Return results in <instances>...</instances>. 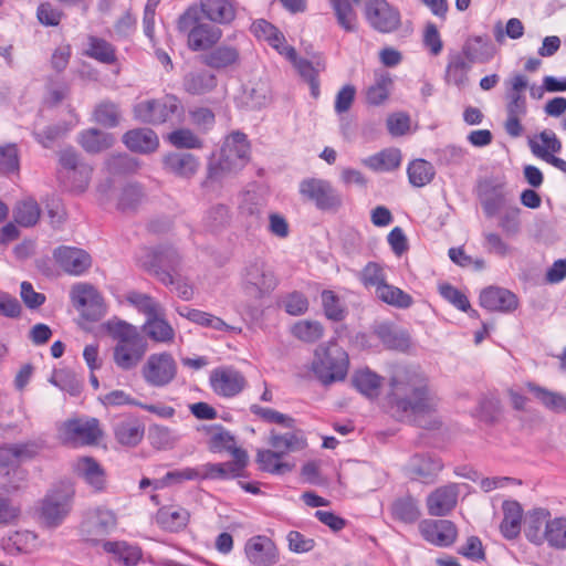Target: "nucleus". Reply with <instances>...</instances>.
<instances>
[{
	"label": "nucleus",
	"instance_id": "31",
	"mask_svg": "<svg viewBox=\"0 0 566 566\" xmlns=\"http://www.w3.org/2000/svg\"><path fill=\"white\" fill-rule=\"evenodd\" d=\"M240 62V52L233 45H219L202 56V63L214 70L234 66Z\"/></svg>",
	"mask_w": 566,
	"mask_h": 566
},
{
	"label": "nucleus",
	"instance_id": "4",
	"mask_svg": "<svg viewBox=\"0 0 566 566\" xmlns=\"http://www.w3.org/2000/svg\"><path fill=\"white\" fill-rule=\"evenodd\" d=\"M116 345L113 349L115 365L122 370H132L138 366L148 350L144 335L136 326L119 322L112 332Z\"/></svg>",
	"mask_w": 566,
	"mask_h": 566
},
{
	"label": "nucleus",
	"instance_id": "37",
	"mask_svg": "<svg viewBox=\"0 0 566 566\" xmlns=\"http://www.w3.org/2000/svg\"><path fill=\"white\" fill-rule=\"evenodd\" d=\"M471 65L461 53L450 54L446 67L447 83L453 84L458 88H463L469 82L468 73L471 70Z\"/></svg>",
	"mask_w": 566,
	"mask_h": 566
},
{
	"label": "nucleus",
	"instance_id": "20",
	"mask_svg": "<svg viewBox=\"0 0 566 566\" xmlns=\"http://www.w3.org/2000/svg\"><path fill=\"white\" fill-rule=\"evenodd\" d=\"M480 305L491 312H512L518 305V300L511 291L489 286L480 293Z\"/></svg>",
	"mask_w": 566,
	"mask_h": 566
},
{
	"label": "nucleus",
	"instance_id": "43",
	"mask_svg": "<svg viewBox=\"0 0 566 566\" xmlns=\"http://www.w3.org/2000/svg\"><path fill=\"white\" fill-rule=\"evenodd\" d=\"M504 517L500 528L503 536L507 539L515 538L521 531L522 509L517 502L506 501L503 503Z\"/></svg>",
	"mask_w": 566,
	"mask_h": 566
},
{
	"label": "nucleus",
	"instance_id": "57",
	"mask_svg": "<svg viewBox=\"0 0 566 566\" xmlns=\"http://www.w3.org/2000/svg\"><path fill=\"white\" fill-rule=\"evenodd\" d=\"M40 218V207L33 200L20 202L14 210V220L22 227L34 226Z\"/></svg>",
	"mask_w": 566,
	"mask_h": 566
},
{
	"label": "nucleus",
	"instance_id": "12",
	"mask_svg": "<svg viewBox=\"0 0 566 566\" xmlns=\"http://www.w3.org/2000/svg\"><path fill=\"white\" fill-rule=\"evenodd\" d=\"M61 434L65 443L90 446L97 442L102 436V430L98 420L95 418L87 420L74 419L64 422Z\"/></svg>",
	"mask_w": 566,
	"mask_h": 566
},
{
	"label": "nucleus",
	"instance_id": "18",
	"mask_svg": "<svg viewBox=\"0 0 566 566\" xmlns=\"http://www.w3.org/2000/svg\"><path fill=\"white\" fill-rule=\"evenodd\" d=\"M248 559L255 566H273L279 562L275 544L265 536H255L245 544Z\"/></svg>",
	"mask_w": 566,
	"mask_h": 566
},
{
	"label": "nucleus",
	"instance_id": "8",
	"mask_svg": "<svg viewBox=\"0 0 566 566\" xmlns=\"http://www.w3.org/2000/svg\"><path fill=\"white\" fill-rule=\"evenodd\" d=\"M177 370L174 356L168 352H161L148 356L142 367V376L147 385L161 388L176 378Z\"/></svg>",
	"mask_w": 566,
	"mask_h": 566
},
{
	"label": "nucleus",
	"instance_id": "55",
	"mask_svg": "<svg viewBox=\"0 0 566 566\" xmlns=\"http://www.w3.org/2000/svg\"><path fill=\"white\" fill-rule=\"evenodd\" d=\"M551 546L556 548H566V518L555 517L549 518V523L546 525L545 537Z\"/></svg>",
	"mask_w": 566,
	"mask_h": 566
},
{
	"label": "nucleus",
	"instance_id": "19",
	"mask_svg": "<svg viewBox=\"0 0 566 566\" xmlns=\"http://www.w3.org/2000/svg\"><path fill=\"white\" fill-rule=\"evenodd\" d=\"M113 431L118 443L135 447L143 440L145 427L137 417L124 415L114 420Z\"/></svg>",
	"mask_w": 566,
	"mask_h": 566
},
{
	"label": "nucleus",
	"instance_id": "27",
	"mask_svg": "<svg viewBox=\"0 0 566 566\" xmlns=\"http://www.w3.org/2000/svg\"><path fill=\"white\" fill-rule=\"evenodd\" d=\"M268 443L283 457L290 452H296L307 447L306 438L301 430L280 433L271 430Z\"/></svg>",
	"mask_w": 566,
	"mask_h": 566
},
{
	"label": "nucleus",
	"instance_id": "53",
	"mask_svg": "<svg viewBox=\"0 0 566 566\" xmlns=\"http://www.w3.org/2000/svg\"><path fill=\"white\" fill-rule=\"evenodd\" d=\"M333 8L338 24L346 31L356 29V13L350 0H328Z\"/></svg>",
	"mask_w": 566,
	"mask_h": 566
},
{
	"label": "nucleus",
	"instance_id": "11",
	"mask_svg": "<svg viewBox=\"0 0 566 566\" xmlns=\"http://www.w3.org/2000/svg\"><path fill=\"white\" fill-rule=\"evenodd\" d=\"M209 384L217 396L232 398L245 388L247 379L237 368L220 366L211 370Z\"/></svg>",
	"mask_w": 566,
	"mask_h": 566
},
{
	"label": "nucleus",
	"instance_id": "16",
	"mask_svg": "<svg viewBox=\"0 0 566 566\" xmlns=\"http://www.w3.org/2000/svg\"><path fill=\"white\" fill-rule=\"evenodd\" d=\"M222 470L223 467L209 465V463H207L198 468H184L180 470L169 471L163 479L155 482V488L181 483L184 481L217 479L218 474L223 473Z\"/></svg>",
	"mask_w": 566,
	"mask_h": 566
},
{
	"label": "nucleus",
	"instance_id": "44",
	"mask_svg": "<svg viewBox=\"0 0 566 566\" xmlns=\"http://www.w3.org/2000/svg\"><path fill=\"white\" fill-rule=\"evenodd\" d=\"M526 388L547 409L555 412H566V397L562 394L551 391L534 382H527Z\"/></svg>",
	"mask_w": 566,
	"mask_h": 566
},
{
	"label": "nucleus",
	"instance_id": "7",
	"mask_svg": "<svg viewBox=\"0 0 566 566\" xmlns=\"http://www.w3.org/2000/svg\"><path fill=\"white\" fill-rule=\"evenodd\" d=\"M74 490L62 484L48 492L41 502L40 517L48 527L59 526L72 510Z\"/></svg>",
	"mask_w": 566,
	"mask_h": 566
},
{
	"label": "nucleus",
	"instance_id": "14",
	"mask_svg": "<svg viewBox=\"0 0 566 566\" xmlns=\"http://www.w3.org/2000/svg\"><path fill=\"white\" fill-rule=\"evenodd\" d=\"M55 263L67 274L82 275L92 265L91 255L83 249L74 247H59L53 251Z\"/></svg>",
	"mask_w": 566,
	"mask_h": 566
},
{
	"label": "nucleus",
	"instance_id": "13",
	"mask_svg": "<svg viewBox=\"0 0 566 566\" xmlns=\"http://www.w3.org/2000/svg\"><path fill=\"white\" fill-rule=\"evenodd\" d=\"M300 191L313 200L318 209L329 210L340 206L342 199L332 185L323 179H307L301 182Z\"/></svg>",
	"mask_w": 566,
	"mask_h": 566
},
{
	"label": "nucleus",
	"instance_id": "17",
	"mask_svg": "<svg viewBox=\"0 0 566 566\" xmlns=\"http://www.w3.org/2000/svg\"><path fill=\"white\" fill-rule=\"evenodd\" d=\"M380 61L384 66L374 72V82L366 90L367 103L371 105L384 103L389 95V48L380 51Z\"/></svg>",
	"mask_w": 566,
	"mask_h": 566
},
{
	"label": "nucleus",
	"instance_id": "49",
	"mask_svg": "<svg viewBox=\"0 0 566 566\" xmlns=\"http://www.w3.org/2000/svg\"><path fill=\"white\" fill-rule=\"evenodd\" d=\"M282 457L283 455L274 449L259 450L256 453V462L262 471L282 474L292 470V467L289 463L281 461Z\"/></svg>",
	"mask_w": 566,
	"mask_h": 566
},
{
	"label": "nucleus",
	"instance_id": "54",
	"mask_svg": "<svg viewBox=\"0 0 566 566\" xmlns=\"http://www.w3.org/2000/svg\"><path fill=\"white\" fill-rule=\"evenodd\" d=\"M440 460L430 455L417 454L411 459L410 469L419 478H428L442 470Z\"/></svg>",
	"mask_w": 566,
	"mask_h": 566
},
{
	"label": "nucleus",
	"instance_id": "59",
	"mask_svg": "<svg viewBox=\"0 0 566 566\" xmlns=\"http://www.w3.org/2000/svg\"><path fill=\"white\" fill-rule=\"evenodd\" d=\"M520 213L521 209L515 205L507 207L500 213L497 226L507 237L516 235L520 232Z\"/></svg>",
	"mask_w": 566,
	"mask_h": 566
},
{
	"label": "nucleus",
	"instance_id": "40",
	"mask_svg": "<svg viewBox=\"0 0 566 566\" xmlns=\"http://www.w3.org/2000/svg\"><path fill=\"white\" fill-rule=\"evenodd\" d=\"M143 331L156 343L169 344L175 339V329L160 314L147 318L143 325Z\"/></svg>",
	"mask_w": 566,
	"mask_h": 566
},
{
	"label": "nucleus",
	"instance_id": "32",
	"mask_svg": "<svg viewBox=\"0 0 566 566\" xmlns=\"http://www.w3.org/2000/svg\"><path fill=\"white\" fill-rule=\"evenodd\" d=\"M222 36V31L216 25L201 23L195 28L187 39L191 51H202L212 48Z\"/></svg>",
	"mask_w": 566,
	"mask_h": 566
},
{
	"label": "nucleus",
	"instance_id": "52",
	"mask_svg": "<svg viewBox=\"0 0 566 566\" xmlns=\"http://www.w3.org/2000/svg\"><path fill=\"white\" fill-rule=\"evenodd\" d=\"M481 203L488 218H493L503 212L507 207L513 206L506 193L497 189L486 192Z\"/></svg>",
	"mask_w": 566,
	"mask_h": 566
},
{
	"label": "nucleus",
	"instance_id": "30",
	"mask_svg": "<svg viewBox=\"0 0 566 566\" xmlns=\"http://www.w3.org/2000/svg\"><path fill=\"white\" fill-rule=\"evenodd\" d=\"M123 143L133 151L150 153L159 145L158 137L150 128H135L123 136Z\"/></svg>",
	"mask_w": 566,
	"mask_h": 566
},
{
	"label": "nucleus",
	"instance_id": "25",
	"mask_svg": "<svg viewBox=\"0 0 566 566\" xmlns=\"http://www.w3.org/2000/svg\"><path fill=\"white\" fill-rule=\"evenodd\" d=\"M461 54L471 63H488L495 55V48L486 36L475 35L467 39Z\"/></svg>",
	"mask_w": 566,
	"mask_h": 566
},
{
	"label": "nucleus",
	"instance_id": "3",
	"mask_svg": "<svg viewBox=\"0 0 566 566\" xmlns=\"http://www.w3.org/2000/svg\"><path fill=\"white\" fill-rule=\"evenodd\" d=\"M250 158V143L247 135L234 132L226 137L220 153L208 166V179L221 180L226 176L241 170Z\"/></svg>",
	"mask_w": 566,
	"mask_h": 566
},
{
	"label": "nucleus",
	"instance_id": "64",
	"mask_svg": "<svg viewBox=\"0 0 566 566\" xmlns=\"http://www.w3.org/2000/svg\"><path fill=\"white\" fill-rule=\"evenodd\" d=\"M229 219V211L224 205L211 207L203 217V226L209 231H217L222 228Z\"/></svg>",
	"mask_w": 566,
	"mask_h": 566
},
{
	"label": "nucleus",
	"instance_id": "33",
	"mask_svg": "<svg viewBox=\"0 0 566 566\" xmlns=\"http://www.w3.org/2000/svg\"><path fill=\"white\" fill-rule=\"evenodd\" d=\"M164 165L168 171L182 178H191L199 168L197 157L188 153L169 154L165 157Z\"/></svg>",
	"mask_w": 566,
	"mask_h": 566
},
{
	"label": "nucleus",
	"instance_id": "28",
	"mask_svg": "<svg viewBox=\"0 0 566 566\" xmlns=\"http://www.w3.org/2000/svg\"><path fill=\"white\" fill-rule=\"evenodd\" d=\"M200 9L208 20L220 24H228L235 17L234 0H200Z\"/></svg>",
	"mask_w": 566,
	"mask_h": 566
},
{
	"label": "nucleus",
	"instance_id": "15",
	"mask_svg": "<svg viewBox=\"0 0 566 566\" xmlns=\"http://www.w3.org/2000/svg\"><path fill=\"white\" fill-rule=\"evenodd\" d=\"M422 537L438 547L451 546L458 537V530L449 520H427L419 524Z\"/></svg>",
	"mask_w": 566,
	"mask_h": 566
},
{
	"label": "nucleus",
	"instance_id": "35",
	"mask_svg": "<svg viewBox=\"0 0 566 566\" xmlns=\"http://www.w3.org/2000/svg\"><path fill=\"white\" fill-rule=\"evenodd\" d=\"M60 165L65 170V177L81 175V188L90 184L93 168L88 164L80 161L78 155L73 148H66L60 153Z\"/></svg>",
	"mask_w": 566,
	"mask_h": 566
},
{
	"label": "nucleus",
	"instance_id": "29",
	"mask_svg": "<svg viewBox=\"0 0 566 566\" xmlns=\"http://www.w3.org/2000/svg\"><path fill=\"white\" fill-rule=\"evenodd\" d=\"M179 314L186 317L191 323H195L202 327L233 334H240L242 332L241 327L229 325L222 318L200 310L186 307L184 311H180Z\"/></svg>",
	"mask_w": 566,
	"mask_h": 566
},
{
	"label": "nucleus",
	"instance_id": "21",
	"mask_svg": "<svg viewBox=\"0 0 566 566\" xmlns=\"http://www.w3.org/2000/svg\"><path fill=\"white\" fill-rule=\"evenodd\" d=\"M459 490L457 484H448L436 489L427 497V509L431 516H444L457 505Z\"/></svg>",
	"mask_w": 566,
	"mask_h": 566
},
{
	"label": "nucleus",
	"instance_id": "24",
	"mask_svg": "<svg viewBox=\"0 0 566 566\" xmlns=\"http://www.w3.org/2000/svg\"><path fill=\"white\" fill-rule=\"evenodd\" d=\"M117 526V517L111 510L97 507L92 511L86 521L83 523V528L87 535L104 536L113 532Z\"/></svg>",
	"mask_w": 566,
	"mask_h": 566
},
{
	"label": "nucleus",
	"instance_id": "63",
	"mask_svg": "<svg viewBox=\"0 0 566 566\" xmlns=\"http://www.w3.org/2000/svg\"><path fill=\"white\" fill-rule=\"evenodd\" d=\"M144 191L139 185L129 184L123 188L118 199V209L122 211L135 209L144 199Z\"/></svg>",
	"mask_w": 566,
	"mask_h": 566
},
{
	"label": "nucleus",
	"instance_id": "50",
	"mask_svg": "<svg viewBox=\"0 0 566 566\" xmlns=\"http://www.w3.org/2000/svg\"><path fill=\"white\" fill-rule=\"evenodd\" d=\"M391 513L395 518L403 523H415L420 516L418 503L410 495L397 499L392 504Z\"/></svg>",
	"mask_w": 566,
	"mask_h": 566
},
{
	"label": "nucleus",
	"instance_id": "1",
	"mask_svg": "<svg viewBox=\"0 0 566 566\" xmlns=\"http://www.w3.org/2000/svg\"><path fill=\"white\" fill-rule=\"evenodd\" d=\"M439 398L419 366L395 367L391 375V417L433 429Z\"/></svg>",
	"mask_w": 566,
	"mask_h": 566
},
{
	"label": "nucleus",
	"instance_id": "48",
	"mask_svg": "<svg viewBox=\"0 0 566 566\" xmlns=\"http://www.w3.org/2000/svg\"><path fill=\"white\" fill-rule=\"evenodd\" d=\"M291 333L298 340L313 344L324 336V327L317 321L302 319L292 326Z\"/></svg>",
	"mask_w": 566,
	"mask_h": 566
},
{
	"label": "nucleus",
	"instance_id": "38",
	"mask_svg": "<svg viewBox=\"0 0 566 566\" xmlns=\"http://www.w3.org/2000/svg\"><path fill=\"white\" fill-rule=\"evenodd\" d=\"M360 277L365 286H375L377 297L389 304V287L385 283L386 275L379 264L369 262L361 271Z\"/></svg>",
	"mask_w": 566,
	"mask_h": 566
},
{
	"label": "nucleus",
	"instance_id": "10",
	"mask_svg": "<svg viewBox=\"0 0 566 566\" xmlns=\"http://www.w3.org/2000/svg\"><path fill=\"white\" fill-rule=\"evenodd\" d=\"M71 298L73 305L87 321L97 322L106 314V305L102 295L91 284H75L71 290Z\"/></svg>",
	"mask_w": 566,
	"mask_h": 566
},
{
	"label": "nucleus",
	"instance_id": "58",
	"mask_svg": "<svg viewBox=\"0 0 566 566\" xmlns=\"http://www.w3.org/2000/svg\"><path fill=\"white\" fill-rule=\"evenodd\" d=\"M126 300L136 310L145 314L147 318L160 314V305L147 294L133 291L127 293Z\"/></svg>",
	"mask_w": 566,
	"mask_h": 566
},
{
	"label": "nucleus",
	"instance_id": "9",
	"mask_svg": "<svg viewBox=\"0 0 566 566\" xmlns=\"http://www.w3.org/2000/svg\"><path fill=\"white\" fill-rule=\"evenodd\" d=\"M179 254L172 247L147 250L140 256L142 265L154 273L164 284L175 283L172 272L179 265Z\"/></svg>",
	"mask_w": 566,
	"mask_h": 566
},
{
	"label": "nucleus",
	"instance_id": "5",
	"mask_svg": "<svg viewBox=\"0 0 566 566\" xmlns=\"http://www.w3.org/2000/svg\"><path fill=\"white\" fill-rule=\"evenodd\" d=\"M135 117L147 124L159 125L180 119L184 115V106L180 99L172 94L159 98L146 99L134 106Z\"/></svg>",
	"mask_w": 566,
	"mask_h": 566
},
{
	"label": "nucleus",
	"instance_id": "45",
	"mask_svg": "<svg viewBox=\"0 0 566 566\" xmlns=\"http://www.w3.org/2000/svg\"><path fill=\"white\" fill-rule=\"evenodd\" d=\"M551 513L545 509L534 510L527 520L526 536L535 543L542 544L545 537L546 525L549 523Z\"/></svg>",
	"mask_w": 566,
	"mask_h": 566
},
{
	"label": "nucleus",
	"instance_id": "42",
	"mask_svg": "<svg viewBox=\"0 0 566 566\" xmlns=\"http://www.w3.org/2000/svg\"><path fill=\"white\" fill-rule=\"evenodd\" d=\"M365 15L375 30L382 33L389 32V3L386 0H368Z\"/></svg>",
	"mask_w": 566,
	"mask_h": 566
},
{
	"label": "nucleus",
	"instance_id": "23",
	"mask_svg": "<svg viewBox=\"0 0 566 566\" xmlns=\"http://www.w3.org/2000/svg\"><path fill=\"white\" fill-rule=\"evenodd\" d=\"M506 113L526 114L527 105L525 90L528 86V80L523 74H514L504 82Z\"/></svg>",
	"mask_w": 566,
	"mask_h": 566
},
{
	"label": "nucleus",
	"instance_id": "46",
	"mask_svg": "<svg viewBox=\"0 0 566 566\" xmlns=\"http://www.w3.org/2000/svg\"><path fill=\"white\" fill-rule=\"evenodd\" d=\"M189 516L186 509L164 506L157 513V521L169 531H179L187 525Z\"/></svg>",
	"mask_w": 566,
	"mask_h": 566
},
{
	"label": "nucleus",
	"instance_id": "22",
	"mask_svg": "<svg viewBox=\"0 0 566 566\" xmlns=\"http://www.w3.org/2000/svg\"><path fill=\"white\" fill-rule=\"evenodd\" d=\"M74 473L82 478L95 492L106 489V473L102 465L91 457H82L73 462Z\"/></svg>",
	"mask_w": 566,
	"mask_h": 566
},
{
	"label": "nucleus",
	"instance_id": "61",
	"mask_svg": "<svg viewBox=\"0 0 566 566\" xmlns=\"http://www.w3.org/2000/svg\"><path fill=\"white\" fill-rule=\"evenodd\" d=\"M322 304L328 319L339 322L345 318L346 311L339 297L333 291L325 290L322 292Z\"/></svg>",
	"mask_w": 566,
	"mask_h": 566
},
{
	"label": "nucleus",
	"instance_id": "56",
	"mask_svg": "<svg viewBox=\"0 0 566 566\" xmlns=\"http://www.w3.org/2000/svg\"><path fill=\"white\" fill-rule=\"evenodd\" d=\"M120 112L118 106L109 101L99 103L94 109V119L105 127H115L119 123Z\"/></svg>",
	"mask_w": 566,
	"mask_h": 566
},
{
	"label": "nucleus",
	"instance_id": "36",
	"mask_svg": "<svg viewBox=\"0 0 566 566\" xmlns=\"http://www.w3.org/2000/svg\"><path fill=\"white\" fill-rule=\"evenodd\" d=\"M103 548L125 566H135L142 558L140 548L124 541H105Z\"/></svg>",
	"mask_w": 566,
	"mask_h": 566
},
{
	"label": "nucleus",
	"instance_id": "41",
	"mask_svg": "<svg viewBox=\"0 0 566 566\" xmlns=\"http://www.w3.org/2000/svg\"><path fill=\"white\" fill-rule=\"evenodd\" d=\"M84 55L103 64H114L117 61L115 46L105 39L90 35Z\"/></svg>",
	"mask_w": 566,
	"mask_h": 566
},
{
	"label": "nucleus",
	"instance_id": "26",
	"mask_svg": "<svg viewBox=\"0 0 566 566\" xmlns=\"http://www.w3.org/2000/svg\"><path fill=\"white\" fill-rule=\"evenodd\" d=\"M217 76L205 69L190 71L182 78L184 90L191 95L210 93L217 87Z\"/></svg>",
	"mask_w": 566,
	"mask_h": 566
},
{
	"label": "nucleus",
	"instance_id": "60",
	"mask_svg": "<svg viewBox=\"0 0 566 566\" xmlns=\"http://www.w3.org/2000/svg\"><path fill=\"white\" fill-rule=\"evenodd\" d=\"M168 140L176 148L198 149L203 146L202 140L190 129L179 128L168 135Z\"/></svg>",
	"mask_w": 566,
	"mask_h": 566
},
{
	"label": "nucleus",
	"instance_id": "39",
	"mask_svg": "<svg viewBox=\"0 0 566 566\" xmlns=\"http://www.w3.org/2000/svg\"><path fill=\"white\" fill-rule=\"evenodd\" d=\"M289 61L296 69L300 76L308 83L312 96L317 98L319 96L318 74L325 69V64L316 62L314 65L308 60L298 57L297 53H295V59Z\"/></svg>",
	"mask_w": 566,
	"mask_h": 566
},
{
	"label": "nucleus",
	"instance_id": "51",
	"mask_svg": "<svg viewBox=\"0 0 566 566\" xmlns=\"http://www.w3.org/2000/svg\"><path fill=\"white\" fill-rule=\"evenodd\" d=\"M436 175L434 167L424 159H416L408 166L409 181L415 187H423L431 182Z\"/></svg>",
	"mask_w": 566,
	"mask_h": 566
},
{
	"label": "nucleus",
	"instance_id": "6",
	"mask_svg": "<svg viewBox=\"0 0 566 566\" xmlns=\"http://www.w3.org/2000/svg\"><path fill=\"white\" fill-rule=\"evenodd\" d=\"M277 285L272 269L262 260L256 259L248 263L241 272V287L245 294L253 298H262L270 294Z\"/></svg>",
	"mask_w": 566,
	"mask_h": 566
},
{
	"label": "nucleus",
	"instance_id": "47",
	"mask_svg": "<svg viewBox=\"0 0 566 566\" xmlns=\"http://www.w3.org/2000/svg\"><path fill=\"white\" fill-rule=\"evenodd\" d=\"M353 384L366 397L376 398L380 391L381 378L369 369H363L355 373Z\"/></svg>",
	"mask_w": 566,
	"mask_h": 566
},
{
	"label": "nucleus",
	"instance_id": "2",
	"mask_svg": "<svg viewBox=\"0 0 566 566\" xmlns=\"http://www.w3.org/2000/svg\"><path fill=\"white\" fill-rule=\"evenodd\" d=\"M349 369V356L335 338L321 343L313 353L311 371L324 386L342 381Z\"/></svg>",
	"mask_w": 566,
	"mask_h": 566
},
{
	"label": "nucleus",
	"instance_id": "62",
	"mask_svg": "<svg viewBox=\"0 0 566 566\" xmlns=\"http://www.w3.org/2000/svg\"><path fill=\"white\" fill-rule=\"evenodd\" d=\"M250 411L269 423L282 424L285 428L292 429L295 424V420L284 413H281L271 408H264L259 405H252Z\"/></svg>",
	"mask_w": 566,
	"mask_h": 566
},
{
	"label": "nucleus",
	"instance_id": "34",
	"mask_svg": "<svg viewBox=\"0 0 566 566\" xmlns=\"http://www.w3.org/2000/svg\"><path fill=\"white\" fill-rule=\"evenodd\" d=\"M115 138L112 134L97 128H88L78 134L77 143L90 154L104 151L113 146Z\"/></svg>",
	"mask_w": 566,
	"mask_h": 566
}]
</instances>
